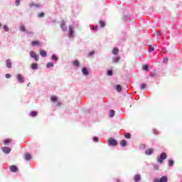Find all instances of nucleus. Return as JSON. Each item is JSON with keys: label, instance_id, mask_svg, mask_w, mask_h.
Returning <instances> with one entry per match:
<instances>
[{"label": "nucleus", "instance_id": "c03bdc74", "mask_svg": "<svg viewBox=\"0 0 182 182\" xmlns=\"http://www.w3.org/2000/svg\"><path fill=\"white\" fill-rule=\"evenodd\" d=\"M92 31H97V26L92 27Z\"/></svg>", "mask_w": 182, "mask_h": 182}, {"label": "nucleus", "instance_id": "09e8293b", "mask_svg": "<svg viewBox=\"0 0 182 182\" xmlns=\"http://www.w3.org/2000/svg\"><path fill=\"white\" fill-rule=\"evenodd\" d=\"M2 26V24L0 23V28Z\"/></svg>", "mask_w": 182, "mask_h": 182}, {"label": "nucleus", "instance_id": "7c9ffc66", "mask_svg": "<svg viewBox=\"0 0 182 182\" xmlns=\"http://www.w3.org/2000/svg\"><path fill=\"white\" fill-rule=\"evenodd\" d=\"M47 68H53V63L52 62L48 63Z\"/></svg>", "mask_w": 182, "mask_h": 182}, {"label": "nucleus", "instance_id": "20e7f679", "mask_svg": "<svg viewBox=\"0 0 182 182\" xmlns=\"http://www.w3.org/2000/svg\"><path fill=\"white\" fill-rule=\"evenodd\" d=\"M107 143L109 144V146H117V141H116V139L110 138L109 139L107 140Z\"/></svg>", "mask_w": 182, "mask_h": 182}, {"label": "nucleus", "instance_id": "9b49d317", "mask_svg": "<svg viewBox=\"0 0 182 182\" xmlns=\"http://www.w3.org/2000/svg\"><path fill=\"white\" fill-rule=\"evenodd\" d=\"M9 168L11 170V171H12L13 173H16V171H18V167H16V166H10Z\"/></svg>", "mask_w": 182, "mask_h": 182}, {"label": "nucleus", "instance_id": "ea45409f", "mask_svg": "<svg viewBox=\"0 0 182 182\" xmlns=\"http://www.w3.org/2000/svg\"><path fill=\"white\" fill-rule=\"evenodd\" d=\"M92 55H95V51H91V52L88 53L87 56H88V57H90V56H92Z\"/></svg>", "mask_w": 182, "mask_h": 182}, {"label": "nucleus", "instance_id": "1a4fd4ad", "mask_svg": "<svg viewBox=\"0 0 182 182\" xmlns=\"http://www.w3.org/2000/svg\"><path fill=\"white\" fill-rule=\"evenodd\" d=\"M40 55L43 58H46V56H48V53H46V50L41 49L40 50Z\"/></svg>", "mask_w": 182, "mask_h": 182}, {"label": "nucleus", "instance_id": "f3484780", "mask_svg": "<svg viewBox=\"0 0 182 182\" xmlns=\"http://www.w3.org/2000/svg\"><path fill=\"white\" fill-rule=\"evenodd\" d=\"M23 159H25V160H31V159H32V156L29 154H26L23 155Z\"/></svg>", "mask_w": 182, "mask_h": 182}, {"label": "nucleus", "instance_id": "9d476101", "mask_svg": "<svg viewBox=\"0 0 182 182\" xmlns=\"http://www.w3.org/2000/svg\"><path fill=\"white\" fill-rule=\"evenodd\" d=\"M113 63H119L120 62V57L119 56H115L112 58Z\"/></svg>", "mask_w": 182, "mask_h": 182}, {"label": "nucleus", "instance_id": "423d86ee", "mask_svg": "<svg viewBox=\"0 0 182 182\" xmlns=\"http://www.w3.org/2000/svg\"><path fill=\"white\" fill-rule=\"evenodd\" d=\"M16 77H17V80H18V82H19V83H23V82H25V80H23V76H22V75H21V74H18Z\"/></svg>", "mask_w": 182, "mask_h": 182}, {"label": "nucleus", "instance_id": "c85d7f7f", "mask_svg": "<svg viewBox=\"0 0 182 182\" xmlns=\"http://www.w3.org/2000/svg\"><path fill=\"white\" fill-rule=\"evenodd\" d=\"M20 31H21V32H26V28L24 27V26H21Z\"/></svg>", "mask_w": 182, "mask_h": 182}, {"label": "nucleus", "instance_id": "6ab92c4d", "mask_svg": "<svg viewBox=\"0 0 182 182\" xmlns=\"http://www.w3.org/2000/svg\"><path fill=\"white\" fill-rule=\"evenodd\" d=\"M73 65H74V66H75L76 68H79V66H80V63L79 62V60H75L73 62Z\"/></svg>", "mask_w": 182, "mask_h": 182}, {"label": "nucleus", "instance_id": "e433bc0d", "mask_svg": "<svg viewBox=\"0 0 182 182\" xmlns=\"http://www.w3.org/2000/svg\"><path fill=\"white\" fill-rule=\"evenodd\" d=\"M149 52H153L154 50V47L151 46H149Z\"/></svg>", "mask_w": 182, "mask_h": 182}, {"label": "nucleus", "instance_id": "4468645a", "mask_svg": "<svg viewBox=\"0 0 182 182\" xmlns=\"http://www.w3.org/2000/svg\"><path fill=\"white\" fill-rule=\"evenodd\" d=\"M141 179V178L139 174H136L134 177V180L135 182H139V181H140Z\"/></svg>", "mask_w": 182, "mask_h": 182}, {"label": "nucleus", "instance_id": "a878e982", "mask_svg": "<svg viewBox=\"0 0 182 182\" xmlns=\"http://www.w3.org/2000/svg\"><path fill=\"white\" fill-rule=\"evenodd\" d=\"M124 137H125V139H131L132 134H130V133H129V132H126L124 134Z\"/></svg>", "mask_w": 182, "mask_h": 182}, {"label": "nucleus", "instance_id": "f704fd0d", "mask_svg": "<svg viewBox=\"0 0 182 182\" xmlns=\"http://www.w3.org/2000/svg\"><path fill=\"white\" fill-rule=\"evenodd\" d=\"M10 142H11V139H6L4 141V144H9Z\"/></svg>", "mask_w": 182, "mask_h": 182}, {"label": "nucleus", "instance_id": "4be33fe9", "mask_svg": "<svg viewBox=\"0 0 182 182\" xmlns=\"http://www.w3.org/2000/svg\"><path fill=\"white\" fill-rule=\"evenodd\" d=\"M82 73H83V75H85V76H87V75H89V71H87V69H82Z\"/></svg>", "mask_w": 182, "mask_h": 182}, {"label": "nucleus", "instance_id": "7ed1b4c3", "mask_svg": "<svg viewBox=\"0 0 182 182\" xmlns=\"http://www.w3.org/2000/svg\"><path fill=\"white\" fill-rule=\"evenodd\" d=\"M50 100L51 102H53V103H56V106H60L62 105V103H60V102L58 101V97L55 96V95H52L50 97Z\"/></svg>", "mask_w": 182, "mask_h": 182}, {"label": "nucleus", "instance_id": "a19ab883", "mask_svg": "<svg viewBox=\"0 0 182 182\" xmlns=\"http://www.w3.org/2000/svg\"><path fill=\"white\" fill-rule=\"evenodd\" d=\"M145 88H146V84L142 83V84L141 85V89L143 90V89H145Z\"/></svg>", "mask_w": 182, "mask_h": 182}, {"label": "nucleus", "instance_id": "6e6552de", "mask_svg": "<svg viewBox=\"0 0 182 182\" xmlns=\"http://www.w3.org/2000/svg\"><path fill=\"white\" fill-rule=\"evenodd\" d=\"M2 150L6 154H9V153H11V149H9V147L4 146L2 148Z\"/></svg>", "mask_w": 182, "mask_h": 182}, {"label": "nucleus", "instance_id": "c9c22d12", "mask_svg": "<svg viewBox=\"0 0 182 182\" xmlns=\"http://www.w3.org/2000/svg\"><path fill=\"white\" fill-rule=\"evenodd\" d=\"M31 68L32 69H36V68H38V65L36 63H33Z\"/></svg>", "mask_w": 182, "mask_h": 182}, {"label": "nucleus", "instance_id": "393cba45", "mask_svg": "<svg viewBox=\"0 0 182 182\" xmlns=\"http://www.w3.org/2000/svg\"><path fill=\"white\" fill-rule=\"evenodd\" d=\"M38 115V112H35V111H32L31 113H30V116H31V117H35V116H37Z\"/></svg>", "mask_w": 182, "mask_h": 182}, {"label": "nucleus", "instance_id": "dca6fc26", "mask_svg": "<svg viewBox=\"0 0 182 182\" xmlns=\"http://www.w3.org/2000/svg\"><path fill=\"white\" fill-rule=\"evenodd\" d=\"M31 45L33 46H39V45H41V42H39L38 41H33L31 42Z\"/></svg>", "mask_w": 182, "mask_h": 182}, {"label": "nucleus", "instance_id": "39448f33", "mask_svg": "<svg viewBox=\"0 0 182 182\" xmlns=\"http://www.w3.org/2000/svg\"><path fill=\"white\" fill-rule=\"evenodd\" d=\"M30 56L31 58H33V59H35V60H36V62H38V60H39V57L38 56V54H36L35 53V51H33V50H31L30 52Z\"/></svg>", "mask_w": 182, "mask_h": 182}, {"label": "nucleus", "instance_id": "0eeeda50", "mask_svg": "<svg viewBox=\"0 0 182 182\" xmlns=\"http://www.w3.org/2000/svg\"><path fill=\"white\" fill-rule=\"evenodd\" d=\"M73 35V27L69 26L68 27V36L70 38Z\"/></svg>", "mask_w": 182, "mask_h": 182}, {"label": "nucleus", "instance_id": "cd10ccee", "mask_svg": "<svg viewBox=\"0 0 182 182\" xmlns=\"http://www.w3.org/2000/svg\"><path fill=\"white\" fill-rule=\"evenodd\" d=\"M173 165H174V161H173L171 159L168 160V166L170 167H173Z\"/></svg>", "mask_w": 182, "mask_h": 182}, {"label": "nucleus", "instance_id": "49530a36", "mask_svg": "<svg viewBox=\"0 0 182 182\" xmlns=\"http://www.w3.org/2000/svg\"><path fill=\"white\" fill-rule=\"evenodd\" d=\"M28 33H30V34H31V35H33V32H32V31H29Z\"/></svg>", "mask_w": 182, "mask_h": 182}, {"label": "nucleus", "instance_id": "f257e3e1", "mask_svg": "<svg viewBox=\"0 0 182 182\" xmlns=\"http://www.w3.org/2000/svg\"><path fill=\"white\" fill-rule=\"evenodd\" d=\"M166 159H167V154L165 152H162L160 156L157 157V161L160 163V164H162L164 160H166Z\"/></svg>", "mask_w": 182, "mask_h": 182}, {"label": "nucleus", "instance_id": "f03ea898", "mask_svg": "<svg viewBox=\"0 0 182 182\" xmlns=\"http://www.w3.org/2000/svg\"><path fill=\"white\" fill-rule=\"evenodd\" d=\"M168 181V178H167V176H164L162 177H161V178H154V182H167Z\"/></svg>", "mask_w": 182, "mask_h": 182}, {"label": "nucleus", "instance_id": "ddd939ff", "mask_svg": "<svg viewBox=\"0 0 182 182\" xmlns=\"http://www.w3.org/2000/svg\"><path fill=\"white\" fill-rule=\"evenodd\" d=\"M6 68H9V69L12 68V62L11 61V59L6 60Z\"/></svg>", "mask_w": 182, "mask_h": 182}, {"label": "nucleus", "instance_id": "58836bf2", "mask_svg": "<svg viewBox=\"0 0 182 182\" xmlns=\"http://www.w3.org/2000/svg\"><path fill=\"white\" fill-rule=\"evenodd\" d=\"M167 62H168V58L166 57V58H164L163 63H167Z\"/></svg>", "mask_w": 182, "mask_h": 182}, {"label": "nucleus", "instance_id": "2eb2a0df", "mask_svg": "<svg viewBox=\"0 0 182 182\" xmlns=\"http://www.w3.org/2000/svg\"><path fill=\"white\" fill-rule=\"evenodd\" d=\"M60 28L63 29V31H68V28H66V24L65 23V21L61 22Z\"/></svg>", "mask_w": 182, "mask_h": 182}, {"label": "nucleus", "instance_id": "aec40b11", "mask_svg": "<svg viewBox=\"0 0 182 182\" xmlns=\"http://www.w3.org/2000/svg\"><path fill=\"white\" fill-rule=\"evenodd\" d=\"M116 114V112H114V110L111 109L109 113V116L110 117H114V115Z\"/></svg>", "mask_w": 182, "mask_h": 182}, {"label": "nucleus", "instance_id": "5701e85b", "mask_svg": "<svg viewBox=\"0 0 182 182\" xmlns=\"http://www.w3.org/2000/svg\"><path fill=\"white\" fill-rule=\"evenodd\" d=\"M29 6H30V8H33V6L35 7V8H39V4H31L30 5H29Z\"/></svg>", "mask_w": 182, "mask_h": 182}, {"label": "nucleus", "instance_id": "4c0bfd02", "mask_svg": "<svg viewBox=\"0 0 182 182\" xmlns=\"http://www.w3.org/2000/svg\"><path fill=\"white\" fill-rule=\"evenodd\" d=\"M52 59H53L54 60H55V62L58 60V57H57L56 55H52Z\"/></svg>", "mask_w": 182, "mask_h": 182}, {"label": "nucleus", "instance_id": "c756f323", "mask_svg": "<svg viewBox=\"0 0 182 182\" xmlns=\"http://www.w3.org/2000/svg\"><path fill=\"white\" fill-rule=\"evenodd\" d=\"M116 89L118 92H122V86L120 85H117Z\"/></svg>", "mask_w": 182, "mask_h": 182}, {"label": "nucleus", "instance_id": "b1692460", "mask_svg": "<svg viewBox=\"0 0 182 182\" xmlns=\"http://www.w3.org/2000/svg\"><path fill=\"white\" fill-rule=\"evenodd\" d=\"M149 68H151V65L149 64H144L142 65V69H149Z\"/></svg>", "mask_w": 182, "mask_h": 182}, {"label": "nucleus", "instance_id": "8fccbe9b", "mask_svg": "<svg viewBox=\"0 0 182 182\" xmlns=\"http://www.w3.org/2000/svg\"><path fill=\"white\" fill-rule=\"evenodd\" d=\"M82 69H86V67L82 68Z\"/></svg>", "mask_w": 182, "mask_h": 182}, {"label": "nucleus", "instance_id": "72a5a7b5", "mask_svg": "<svg viewBox=\"0 0 182 182\" xmlns=\"http://www.w3.org/2000/svg\"><path fill=\"white\" fill-rule=\"evenodd\" d=\"M4 29L5 32L9 31V28H8V26H6V25L4 26Z\"/></svg>", "mask_w": 182, "mask_h": 182}, {"label": "nucleus", "instance_id": "2f4dec72", "mask_svg": "<svg viewBox=\"0 0 182 182\" xmlns=\"http://www.w3.org/2000/svg\"><path fill=\"white\" fill-rule=\"evenodd\" d=\"M108 76H112L113 75V71L112 70H109L107 73Z\"/></svg>", "mask_w": 182, "mask_h": 182}, {"label": "nucleus", "instance_id": "a211bd4d", "mask_svg": "<svg viewBox=\"0 0 182 182\" xmlns=\"http://www.w3.org/2000/svg\"><path fill=\"white\" fill-rule=\"evenodd\" d=\"M127 145V141H126V140H122L120 141L121 147H126Z\"/></svg>", "mask_w": 182, "mask_h": 182}, {"label": "nucleus", "instance_id": "de8ad7c7", "mask_svg": "<svg viewBox=\"0 0 182 182\" xmlns=\"http://www.w3.org/2000/svg\"><path fill=\"white\" fill-rule=\"evenodd\" d=\"M154 168H155V170H159V166H156Z\"/></svg>", "mask_w": 182, "mask_h": 182}, {"label": "nucleus", "instance_id": "412c9836", "mask_svg": "<svg viewBox=\"0 0 182 182\" xmlns=\"http://www.w3.org/2000/svg\"><path fill=\"white\" fill-rule=\"evenodd\" d=\"M113 55H118L119 53V48H114L112 50Z\"/></svg>", "mask_w": 182, "mask_h": 182}, {"label": "nucleus", "instance_id": "79ce46f5", "mask_svg": "<svg viewBox=\"0 0 182 182\" xmlns=\"http://www.w3.org/2000/svg\"><path fill=\"white\" fill-rule=\"evenodd\" d=\"M11 74H6V79H11Z\"/></svg>", "mask_w": 182, "mask_h": 182}, {"label": "nucleus", "instance_id": "37998d69", "mask_svg": "<svg viewBox=\"0 0 182 182\" xmlns=\"http://www.w3.org/2000/svg\"><path fill=\"white\" fill-rule=\"evenodd\" d=\"M20 4H21V2L19 1V0H16V6H19Z\"/></svg>", "mask_w": 182, "mask_h": 182}, {"label": "nucleus", "instance_id": "473e14b6", "mask_svg": "<svg viewBox=\"0 0 182 182\" xmlns=\"http://www.w3.org/2000/svg\"><path fill=\"white\" fill-rule=\"evenodd\" d=\"M38 18H43L45 16V13L41 12V13L38 14Z\"/></svg>", "mask_w": 182, "mask_h": 182}, {"label": "nucleus", "instance_id": "a18cd8bd", "mask_svg": "<svg viewBox=\"0 0 182 182\" xmlns=\"http://www.w3.org/2000/svg\"><path fill=\"white\" fill-rule=\"evenodd\" d=\"M94 141H99V139L97 137L93 138Z\"/></svg>", "mask_w": 182, "mask_h": 182}, {"label": "nucleus", "instance_id": "bb28decb", "mask_svg": "<svg viewBox=\"0 0 182 182\" xmlns=\"http://www.w3.org/2000/svg\"><path fill=\"white\" fill-rule=\"evenodd\" d=\"M100 25L101 28H105V26H106V23H105L103 21H100Z\"/></svg>", "mask_w": 182, "mask_h": 182}, {"label": "nucleus", "instance_id": "f8f14e48", "mask_svg": "<svg viewBox=\"0 0 182 182\" xmlns=\"http://www.w3.org/2000/svg\"><path fill=\"white\" fill-rule=\"evenodd\" d=\"M154 151V150L153 149H149L145 151V154H146V156H150V154H153Z\"/></svg>", "mask_w": 182, "mask_h": 182}]
</instances>
